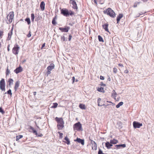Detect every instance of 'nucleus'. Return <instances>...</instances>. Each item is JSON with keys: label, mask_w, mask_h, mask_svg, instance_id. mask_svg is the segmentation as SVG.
<instances>
[{"label": "nucleus", "mask_w": 154, "mask_h": 154, "mask_svg": "<svg viewBox=\"0 0 154 154\" xmlns=\"http://www.w3.org/2000/svg\"><path fill=\"white\" fill-rule=\"evenodd\" d=\"M69 29V27H66L65 28H60L59 29L60 31L62 32H68Z\"/></svg>", "instance_id": "obj_13"}, {"label": "nucleus", "mask_w": 154, "mask_h": 154, "mask_svg": "<svg viewBox=\"0 0 154 154\" xmlns=\"http://www.w3.org/2000/svg\"><path fill=\"white\" fill-rule=\"evenodd\" d=\"M97 90L99 92L103 93H104L105 92L104 88L101 87L100 88H98L97 89Z\"/></svg>", "instance_id": "obj_29"}, {"label": "nucleus", "mask_w": 154, "mask_h": 154, "mask_svg": "<svg viewBox=\"0 0 154 154\" xmlns=\"http://www.w3.org/2000/svg\"><path fill=\"white\" fill-rule=\"evenodd\" d=\"M37 128H39V127H38V126H37Z\"/></svg>", "instance_id": "obj_59"}, {"label": "nucleus", "mask_w": 154, "mask_h": 154, "mask_svg": "<svg viewBox=\"0 0 154 154\" xmlns=\"http://www.w3.org/2000/svg\"><path fill=\"white\" fill-rule=\"evenodd\" d=\"M9 47H10V45H8V47H7V50H8V51H10Z\"/></svg>", "instance_id": "obj_51"}, {"label": "nucleus", "mask_w": 154, "mask_h": 154, "mask_svg": "<svg viewBox=\"0 0 154 154\" xmlns=\"http://www.w3.org/2000/svg\"><path fill=\"white\" fill-rule=\"evenodd\" d=\"M118 66H120V67H124V66L122 64V63H119L118 64Z\"/></svg>", "instance_id": "obj_48"}, {"label": "nucleus", "mask_w": 154, "mask_h": 154, "mask_svg": "<svg viewBox=\"0 0 154 154\" xmlns=\"http://www.w3.org/2000/svg\"><path fill=\"white\" fill-rule=\"evenodd\" d=\"M101 102V100L100 98H99L97 100V103L98 105L99 106H102L103 105H104V104H102V103Z\"/></svg>", "instance_id": "obj_26"}, {"label": "nucleus", "mask_w": 154, "mask_h": 154, "mask_svg": "<svg viewBox=\"0 0 154 154\" xmlns=\"http://www.w3.org/2000/svg\"><path fill=\"white\" fill-rule=\"evenodd\" d=\"M70 2L72 5V8L74 9H77L78 7L76 2L73 0H70Z\"/></svg>", "instance_id": "obj_11"}, {"label": "nucleus", "mask_w": 154, "mask_h": 154, "mask_svg": "<svg viewBox=\"0 0 154 154\" xmlns=\"http://www.w3.org/2000/svg\"><path fill=\"white\" fill-rule=\"evenodd\" d=\"M47 70H48L47 71L45 76H48V67H47Z\"/></svg>", "instance_id": "obj_44"}, {"label": "nucleus", "mask_w": 154, "mask_h": 154, "mask_svg": "<svg viewBox=\"0 0 154 154\" xmlns=\"http://www.w3.org/2000/svg\"><path fill=\"white\" fill-rule=\"evenodd\" d=\"M50 71H49V73H48V74H50Z\"/></svg>", "instance_id": "obj_57"}, {"label": "nucleus", "mask_w": 154, "mask_h": 154, "mask_svg": "<svg viewBox=\"0 0 154 154\" xmlns=\"http://www.w3.org/2000/svg\"><path fill=\"white\" fill-rule=\"evenodd\" d=\"M7 93L8 94H10L11 95L12 94V93H11V89H9L7 91Z\"/></svg>", "instance_id": "obj_39"}, {"label": "nucleus", "mask_w": 154, "mask_h": 154, "mask_svg": "<svg viewBox=\"0 0 154 154\" xmlns=\"http://www.w3.org/2000/svg\"><path fill=\"white\" fill-rule=\"evenodd\" d=\"M1 45H1V42H0V48L1 47Z\"/></svg>", "instance_id": "obj_55"}, {"label": "nucleus", "mask_w": 154, "mask_h": 154, "mask_svg": "<svg viewBox=\"0 0 154 154\" xmlns=\"http://www.w3.org/2000/svg\"><path fill=\"white\" fill-rule=\"evenodd\" d=\"M29 131L30 132H32L35 134L36 136L38 137H42V134L38 135L37 132V131L32 126H30L29 128Z\"/></svg>", "instance_id": "obj_7"}, {"label": "nucleus", "mask_w": 154, "mask_h": 154, "mask_svg": "<svg viewBox=\"0 0 154 154\" xmlns=\"http://www.w3.org/2000/svg\"><path fill=\"white\" fill-rule=\"evenodd\" d=\"M61 14L63 16L66 17H68L69 15H72L74 14L73 12L71 10L69 11L66 8H63L60 10Z\"/></svg>", "instance_id": "obj_3"}, {"label": "nucleus", "mask_w": 154, "mask_h": 154, "mask_svg": "<svg viewBox=\"0 0 154 154\" xmlns=\"http://www.w3.org/2000/svg\"><path fill=\"white\" fill-rule=\"evenodd\" d=\"M79 107L82 109H85L86 108V107L85 104L80 103L79 105Z\"/></svg>", "instance_id": "obj_27"}, {"label": "nucleus", "mask_w": 154, "mask_h": 154, "mask_svg": "<svg viewBox=\"0 0 154 154\" xmlns=\"http://www.w3.org/2000/svg\"><path fill=\"white\" fill-rule=\"evenodd\" d=\"M72 83L73 84L75 82V78L74 76L72 78Z\"/></svg>", "instance_id": "obj_49"}, {"label": "nucleus", "mask_w": 154, "mask_h": 154, "mask_svg": "<svg viewBox=\"0 0 154 154\" xmlns=\"http://www.w3.org/2000/svg\"><path fill=\"white\" fill-rule=\"evenodd\" d=\"M117 69L116 67H114L113 68V72L115 74H116L117 73Z\"/></svg>", "instance_id": "obj_36"}, {"label": "nucleus", "mask_w": 154, "mask_h": 154, "mask_svg": "<svg viewBox=\"0 0 154 154\" xmlns=\"http://www.w3.org/2000/svg\"><path fill=\"white\" fill-rule=\"evenodd\" d=\"M58 104L57 103H55L53 104V105L52 106V107L54 108H56L57 107Z\"/></svg>", "instance_id": "obj_38"}, {"label": "nucleus", "mask_w": 154, "mask_h": 154, "mask_svg": "<svg viewBox=\"0 0 154 154\" xmlns=\"http://www.w3.org/2000/svg\"><path fill=\"white\" fill-rule=\"evenodd\" d=\"M54 65L53 63H50L49 66V70H51L54 68Z\"/></svg>", "instance_id": "obj_19"}, {"label": "nucleus", "mask_w": 154, "mask_h": 154, "mask_svg": "<svg viewBox=\"0 0 154 154\" xmlns=\"http://www.w3.org/2000/svg\"><path fill=\"white\" fill-rule=\"evenodd\" d=\"M55 119L57 123V127L58 129L62 130L64 127V122L63 119L62 118L56 117Z\"/></svg>", "instance_id": "obj_1"}, {"label": "nucleus", "mask_w": 154, "mask_h": 154, "mask_svg": "<svg viewBox=\"0 0 154 154\" xmlns=\"http://www.w3.org/2000/svg\"><path fill=\"white\" fill-rule=\"evenodd\" d=\"M73 128L74 131H80L82 130V125L80 122H78L73 125Z\"/></svg>", "instance_id": "obj_4"}, {"label": "nucleus", "mask_w": 154, "mask_h": 154, "mask_svg": "<svg viewBox=\"0 0 154 154\" xmlns=\"http://www.w3.org/2000/svg\"><path fill=\"white\" fill-rule=\"evenodd\" d=\"M58 133L59 134V137L60 138H62L63 137V134L62 133H61L59 132H58Z\"/></svg>", "instance_id": "obj_41"}, {"label": "nucleus", "mask_w": 154, "mask_h": 154, "mask_svg": "<svg viewBox=\"0 0 154 154\" xmlns=\"http://www.w3.org/2000/svg\"><path fill=\"white\" fill-rule=\"evenodd\" d=\"M98 39L99 41L100 42H104L103 40L102 37L100 35H99L98 36Z\"/></svg>", "instance_id": "obj_33"}, {"label": "nucleus", "mask_w": 154, "mask_h": 154, "mask_svg": "<svg viewBox=\"0 0 154 154\" xmlns=\"http://www.w3.org/2000/svg\"><path fill=\"white\" fill-rule=\"evenodd\" d=\"M45 46V43H44L43 44L42 47L41 48V49H42L43 47H44Z\"/></svg>", "instance_id": "obj_52"}, {"label": "nucleus", "mask_w": 154, "mask_h": 154, "mask_svg": "<svg viewBox=\"0 0 154 154\" xmlns=\"http://www.w3.org/2000/svg\"><path fill=\"white\" fill-rule=\"evenodd\" d=\"M31 32H29V34L27 35V36L28 37H31Z\"/></svg>", "instance_id": "obj_45"}, {"label": "nucleus", "mask_w": 154, "mask_h": 154, "mask_svg": "<svg viewBox=\"0 0 154 154\" xmlns=\"http://www.w3.org/2000/svg\"><path fill=\"white\" fill-rule=\"evenodd\" d=\"M36 94V92L35 91L33 92V94L34 95H35Z\"/></svg>", "instance_id": "obj_53"}, {"label": "nucleus", "mask_w": 154, "mask_h": 154, "mask_svg": "<svg viewBox=\"0 0 154 154\" xmlns=\"http://www.w3.org/2000/svg\"><path fill=\"white\" fill-rule=\"evenodd\" d=\"M3 31H0V38H2L3 35Z\"/></svg>", "instance_id": "obj_43"}, {"label": "nucleus", "mask_w": 154, "mask_h": 154, "mask_svg": "<svg viewBox=\"0 0 154 154\" xmlns=\"http://www.w3.org/2000/svg\"><path fill=\"white\" fill-rule=\"evenodd\" d=\"M108 26L109 24L107 23H106L102 25V27L106 31L108 32H109L108 29Z\"/></svg>", "instance_id": "obj_12"}, {"label": "nucleus", "mask_w": 154, "mask_h": 154, "mask_svg": "<svg viewBox=\"0 0 154 154\" xmlns=\"http://www.w3.org/2000/svg\"><path fill=\"white\" fill-rule=\"evenodd\" d=\"M123 104V102H121L116 106V107L117 108H119L120 107V106L122 105Z\"/></svg>", "instance_id": "obj_30"}, {"label": "nucleus", "mask_w": 154, "mask_h": 154, "mask_svg": "<svg viewBox=\"0 0 154 154\" xmlns=\"http://www.w3.org/2000/svg\"><path fill=\"white\" fill-rule=\"evenodd\" d=\"M75 141H77L79 143H81L82 145H84V140L80 138H77L76 140H74Z\"/></svg>", "instance_id": "obj_14"}, {"label": "nucleus", "mask_w": 154, "mask_h": 154, "mask_svg": "<svg viewBox=\"0 0 154 154\" xmlns=\"http://www.w3.org/2000/svg\"><path fill=\"white\" fill-rule=\"evenodd\" d=\"M123 17V14H119L117 17L116 20L117 23H118L120 19Z\"/></svg>", "instance_id": "obj_16"}, {"label": "nucleus", "mask_w": 154, "mask_h": 154, "mask_svg": "<svg viewBox=\"0 0 154 154\" xmlns=\"http://www.w3.org/2000/svg\"><path fill=\"white\" fill-rule=\"evenodd\" d=\"M117 96V94L116 92L114 90H113L112 91V97L114 98V99L116 100H117L116 99V97Z\"/></svg>", "instance_id": "obj_20"}, {"label": "nucleus", "mask_w": 154, "mask_h": 154, "mask_svg": "<svg viewBox=\"0 0 154 154\" xmlns=\"http://www.w3.org/2000/svg\"><path fill=\"white\" fill-rule=\"evenodd\" d=\"M20 82L19 81H17L16 82L15 86L14 87V89L15 91H16L19 86Z\"/></svg>", "instance_id": "obj_28"}, {"label": "nucleus", "mask_w": 154, "mask_h": 154, "mask_svg": "<svg viewBox=\"0 0 154 154\" xmlns=\"http://www.w3.org/2000/svg\"><path fill=\"white\" fill-rule=\"evenodd\" d=\"M107 102L109 103H112V102L110 101H107Z\"/></svg>", "instance_id": "obj_54"}, {"label": "nucleus", "mask_w": 154, "mask_h": 154, "mask_svg": "<svg viewBox=\"0 0 154 154\" xmlns=\"http://www.w3.org/2000/svg\"><path fill=\"white\" fill-rule=\"evenodd\" d=\"M57 19V16H56L55 17L53 18L52 21V23L54 25H55L56 24V20Z\"/></svg>", "instance_id": "obj_24"}, {"label": "nucleus", "mask_w": 154, "mask_h": 154, "mask_svg": "<svg viewBox=\"0 0 154 154\" xmlns=\"http://www.w3.org/2000/svg\"><path fill=\"white\" fill-rule=\"evenodd\" d=\"M115 146L117 149H119L120 148V147L125 148L126 147V146L125 144H122L120 145H116Z\"/></svg>", "instance_id": "obj_23"}, {"label": "nucleus", "mask_w": 154, "mask_h": 154, "mask_svg": "<svg viewBox=\"0 0 154 154\" xmlns=\"http://www.w3.org/2000/svg\"><path fill=\"white\" fill-rule=\"evenodd\" d=\"M103 13L112 18H114L116 17V14L114 11L110 8H108L107 9L104 10L103 11Z\"/></svg>", "instance_id": "obj_2"}, {"label": "nucleus", "mask_w": 154, "mask_h": 154, "mask_svg": "<svg viewBox=\"0 0 154 154\" xmlns=\"http://www.w3.org/2000/svg\"><path fill=\"white\" fill-rule=\"evenodd\" d=\"M5 83L4 79H2L0 82V88L2 91L5 89Z\"/></svg>", "instance_id": "obj_8"}, {"label": "nucleus", "mask_w": 154, "mask_h": 154, "mask_svg": "<svg viewBox=\"0 0 154 154\" xmlns=\"http://www.w3.org/2000/svg\"><path fill=\"white\" fill-rule=\"evenodd\" d=\"M105 146L107 148L109 149L111 148V146H112V145L110 142H106L105 143Z\"/></svg>", "instance_id": "obj_17"}, {"label": "nucleus", "mask_w": 154, "mask_h": 154, "mask_svg": "<svg viewBox=\"0 0 154 154\" xmlns=\"http://www.w3.org/2000/svg\"><path fill=\"white\" fill-rule=\"evenodd\" d=\"M12 34V32H11L9 33H8V36L7 38V40H9L11 38V36Z\"/></svg>", "instance_id": "obj_32"}, {"label": "nucleus", "mask_w": 154, "mask_h": 154, "mask_svg": "<svg viewBox=\"0 0 154 154\" xmlns=\"http://www.w3.org/2000/svg\"><path fill=\"white\" fill-rule=\"evenodd\" d=\"M10 73V71L9 69H8V67L7 68V70H6V75H8Z\"/></svg>", "instance_id": "obj_42"}, {"label": "nucleus", "mask_w": 154, "mask_h": 154, "mask_svg": "<svg viewBox=\"0 0 154 154\" xmlns=\"http://www.w3.org/2000/svg\"><path fill=\"white\" fill-rule=\"evenodd\" d=\"M22 70H23L22 67L20 66L19 67L17 68L15 70H14V71L16 74H18V73L21 72Z\"/></svg>", "instance_id": "obj_15"}, {"label": "nucleus", "mask_w": 154, "mask_h": 154, "mask_svg": "<svg viewBox=\"0 0 154 154\" xmlns=\"http://www.w3.org/2000/svg\"><path fill=\"white\" fill-rule=\"evenodd\" d=\"M41 9L43 11L45 9V4L44 2H41L40 5Z\"/></svg>", "instance_id": "obj_21"}, {"label": "nucleus", "mask_w": 154, "mask_h": 154, "mask_svg": "<svg viewBox=\"0 0 154 154\" xmlns=\"http://www.w3.org/2000/svg\"><path fill=\"white\" fill-rule=\"evenodd\" d=\"M8 82H9V85H10L12 84H13V80L12 79L10 78L9 79Z\"/></svg>", "instance_id": "obj_34"}, {"label": "nucleus", "mask_w": 154, "mask_h": 154, "mask_svg": "<svg viewBox=\"0 0 154 154\" xmlns=\"http://www.w3.org/2000/svg\"><path fill=\"white\" fill-rule=\"evenodd\" d=\"M78 81V80L77 79H76V80H75V82H77Z\"/></svg>", "instance_id": "obj_56"}, {"label": "nucleus", "mask_w": 154, "mask_h": 154, "mask_svg": "<svg viewBox=\"0 0 154 154\" xmlns=\"http://www.w3.org/2000/svg\"><path fill=\"white\" fill-rule=\"evenodd\" d=\"M144 0L145 1H145V0Z\"/></svg>", "instance_id": "obj_61"}, {"label": "nucleus", "mask_w": 154, "mask_h": 154, "mask_svg": "<svg viewBox=\"0 0 154 154\" xmlns=\"http://www.w3.org/2000/svg\"><path fill=\"white\" fill-rule=\"evenodd\" d=\"M94 2L96 4L97 3L102 4L104 3V0H94Z\"/></svg>", "instance_id": "obj_18"}, {"label": "nucleus", "mask_w": 154, "mask_h": 154, "mask_svg": "<svg viewBox=\"0 0 154 154\" xmlns=\"http://www.w3.org/2000/svg\"><path fill=\"white\" fill-rule=\"evenodd\" d=\"M133 125L134 127L135 128H139L142 126V124L140 123L134 121L133 122Z\"/></svg>", "instance_id": "obj_10"}, {"label": "nucleus", "mask_w": 154, "mask_h": 154, "mask_svg": "<svg viewBox=\"0 0 154 154\" xmlns=\"http://www.w3.org/2000/svg\"><path fill=\"white\" fill-rule=\"evenodd\" d=\"M14 16V13L13 11H11L9 13L7 17V22L8 23H10L12 22Z\"/></svg>", "instance_id": "obj_5"}, {"label": "nucleus", "mask_w": 154, "mask_h": 154, "mask_svg": "<svg viewBox=\"0 0 154 154\" xmlns=\"http://www.w3.org/2000/svg\"><path fill=\"white\" fill-rule=\"evenodd\" d=\"M118 142V141L115 139H113V140H110V143L112 144H115L117 143Z\"/></svg>", "instance_id": "obj_22"}, {"label": "nucleus", "mask_w": 154, "mask_h": 154, "mask_svg": "<svg viewBox=\"0 0 154 154\" xmlns=\"http://www.w3.org/2000/svg\"><path fill=\"white\" fill-rule=\"evenodd\" d=\"M25 21L27 22L28 24H29L30 23V19L29 18H27L25 19Z\"/></svg>", "instance_id": "obj_35"}, {"label": "nucleus", "mask_w": 154, "mask_h": 154, "mask_svg": "<svg viewBox=\"0 0 154 154\" xmlns=\"http://www.w3.org/2000/svg\"><path fill=\"white\" fill-rule=\"evenodd\" d=\"M64 140H66L64 142L68 145H69L70 144V141L69 139L67 137H66L64 138Z\"/></svg>", "instance_id": "obj_25"}, {"label": "nucleus", "mask_w": 154, "mask_h": 154, "mask_svg": "<svg viewBox=\"0 0 154 154\" xmlns=\"http://www.w3.org/2000/svg\"><path fill=\"white\" fill-rule=\"evenodd\" d=\"M72 36L71 35H69L68 40L69 41H70L72 39Z\"/></svg>", "instance_id": "obj_47"}, {"label": "nucleus", "mask_w": 154, "mask_h": 154, "mask_svg": "<svg viewBox=\"0 0 154 154\" xmlns=\"http://www.w3.org/2000/svg\"><path fill=\"white\" fill-rule=\"evenodd\" d=\"M20 49V47L17 44H15L12 49L13 53L17 55L19 53V50Z\"/></svg>", "instance_id": "obj_6"}, {"label": "nucleus", "mask_w": 154, "mask_h": 154, "mask_svg": "<svg viewBox=\"0 0 154 154\" xmlns=\"http://www.w3.org/2000/svg\"><path fill=\"white\" fill-rule=\"evenodd\" d=\"M91 141V143L92 144V149L94 150H96L97 148V146L96 143L92 140L89 139Z\"/></svg>", "instance_id": "obj_9"}, {"label": "nucleus", "mask_w": 154, "mask_h": 154, "mask_svg": "<svg viewBox=\"0 0 154 154\" xmlns=\"http://www.w3.org/2000/svg\"><path fill=\"white\" fill-rule=\"evenodd\" d=\"M129 71L127 69H126L124 71V73L126 74H127L128 73Z\"/></svg>", "instance_id": "obj_46"}, {"label": "nucleus", "mask_w": 154, "mask_h": 154, "mask_svg": "<svg viewBox=\"0 0 154 154\" xmlns=\"http://www.w3.org/2000/svg\"><path fill=\"white\" fill-rule=\"evenodd\" d=\"M23 137V136L21 135H19L17 136H16V141H18L20 139L22 138Z\"/></svg>", "instance_id": "obj_31"}, {"label": "nucleus", "mask_w": 154, "mask_h": 154, "mask_svg": "<svg viewBox=\"0 0 154 154\" xmlns=\"http://www.w3.org/2000/svg\"><path fill=\"white\" fill-rule=\"evenodd\" d=\"M148 0H145V1H148Z\"/></svg>", "instance_id": "obj_60"}, {"label": "nucleus", "mask_w": 154, "mask_h": 154, "mask_svg": "<svg viewBox=\"0 0 154 154\" xmlns=\"http://www.w3.org/2000/svg\"><path fill=\"white\" fill-rule=\"evenodd\" d=\"M0 112L2 113V114H4L5 113V112L2 109V108L1 107H0Z\"/></svg>", "instance_id": "obj_40"}, {"label": "nucleus", "mask_w": 154, "mask_h": 154, "mask_svg": "<svg viewBox=\"0 0 154 154\" xmlns=\"http://www.w3.org/2000/svg\"><path fill=\"white\" fill-rule=\"evenodd\" d=\"M31 19L32 21L33 22L34 19V14L32 13L31 14Z\"/></svg>", "instance_id": "obj_37"}, {"label": "nucleus", "mask_w": 154, "mask_h": 154, "mask_svg": "<svg viewBox=\"0 0 154 154\" xmlns=\"http://www.w3.org/2000/svg\"><path fill=\"white\" fill-rule=\"evenodd\" d=\"M119 71H121V69L120 68H119Z\"/></svg>", "instance_id": "obj_58"}, {"label": "nucleus", "mask_w": 154, "mask_h": 154, "mask_svg": "<svg viewBox=\"0 0 154 154\" xmlns=\"http://www.w3.org/2000/svg\"><path fill=\"white\" fill-rule=\"evenodd\" d=\"M100 79L101 80H104V78L103 76H102V75L100 76Z\"/></svg>", "instance_id": "obj_50"}]
</instances>
